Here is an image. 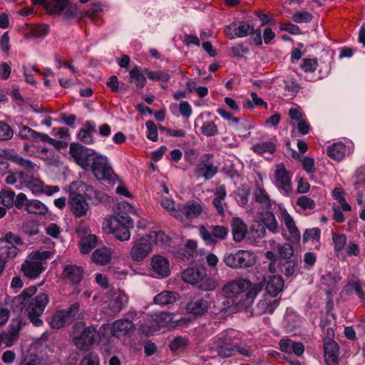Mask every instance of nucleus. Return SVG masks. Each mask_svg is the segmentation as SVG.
I'll use <instances>...</instances> for the list:
<instances>
[{"mask_svg": "<svg viewBox=\"0 0 365 365\" xmlns=\"http://www.w3.org/2000/svg\"><path fill=\"white\" fill-rule=\"evenodd\" d=\"M69 153L82 169L91 171L101 180H110L113 174L107 157L80 143H71Z\"/></svg>", "mask_w": 365, "mask_h": 365, "instance_id": "f257e3e1", "label": "nucleus"}, {"mask_svg": "<svg viewBox=\"0 0 365 365\" xmlns=\"http://www.w3.org/2000/svg\"><path fill=\"white\" fill-rule=\"evenodd\" d=\"M36 291L37 288L36 286H31L25 289L19 296L16 297L13 302L16 306L21 305V309H25L31 322L34 326L39 327L43 324L42 320L39 317L43 313L45 308L49 302V297L45 292H40L33 297Z\"/></svg>", "mask_w": 365, "mask_h": 365, "instance_id": "f03ea898", "label": "nucleus"}, {"mask_svg": "<svg viewBox=\"0 0 365 365\" xmlns=\"http://www.w3.org/2000/svg\"><path fill=\"white\" fill-rule=\"evenodd\" d=\"M262 289V282L252 284L250 280L240 279L226 284L222 288V292L227 298H232L247 290L246 297L252 300Z\"/></svg>", "mask_w": 365, "mask_h": 365, "instance_id": "7ed1b4c3", "label": "nucleus"}, {"mask_svg": "<svg viewBox=\"0 0 365 365\" xmlns=\"http://www.w3.org/2000/svg\"><path fill=\"white\" fill-rule=\"evenodd\" d=\"M184 282L192 284H197L198 288L203 291H210L217 287L216 281L207 277V271L204 267H190L182 273Z\"/></svg>", "mask_w": 365, "mask_h": 365, "instance_id": "20e7f679", "label": "nucleus"}, {"mask_svg": "<svg viewBox=\"0 0 365 365\" xmlns=\"http://www.w3.org/2000/svg\"><path fill=\"white\" fill-rule=\"evenodd\" d=\"M225 264L232 269H245L252 267L255 264V257L253 252L238 250L226 252L223 257Z\"/></svg>", "mask_w": 365, "mask_h": 365, "instance_id": "39448f33", "label": "nucleus"}, {"mask_svg": "<svg viewBox=\"0 0 365 365\" xmlns=\"http://www.w3.org/2000/svg\"><path fill=\"white\" fill-rule=\"evenodd\" d=\"M98 333L96 327H85L81 332L76 333L73 337L75 346L80 350H88L97 341Z\"/></svg>", "mask_w": 365, "mask_h": 365, "instance_id": "423d86ee", "label": "nucleus"}, {"mask_svg": "<svg viewBox=\"0 0 365 365\" xmlns=\"http://www.w3.org/2000/svg\"><path fill=\"white\" fill-rule=\"evenodd\" d=\"M212 158L213 154L210 153L200 157L195 170L197 178H203L205 180H209L217 173L218 168L212 162Z\"/></svg>", "mask_w": 365, "mask_h": 365, "instance_id": "0eeeda50", "label": "nucleus"}, {"mask_svg": "<svg viewBox=\"0 0 365 365\" xmlns=\"http://www.w3.org/2000/svg\"><path fill=\"white\" fill-rule=\"evenodd\" d=\"M252 32L253 26L244 21L232 22L224 29L225 34L231 40L248 36Z\"/></svg>", "mask_w": 365, "mask_h": 365, "instance_id": "6e6552de", "label": "nucleus"}, {"mask_svg": "<svg viewBox=\"0 0 365 365\" xmlns=\"http://www.w3.org/2000/svg\"><path fill=\"white\" fill-rule=\"evenodd\" d=\"M68 203L71 211L76 217L86 216L89 210V205L84 196L76 191L70 192Z\"/></svg>", "mask_w": 365, "mask_h": 365, "instance_id": "1a4fd4ad", "label": "nucleus"}, {"mask_svg": "<svg viewBox=\"0 0 365 365\" xmlns=\"http://www.w3.org/2000/svg\"><path fill=\"white\" fill-rule=\"evenodd\" d=\"M274 183L285 195H289L292 192L291 176L282 163L276 165Z\"/></svg>", "mask_w": 365, "mask_h": 365, "instance_id": "9d476101", "label": "nucleus"}, {"mask_svg": "<svg viewBox=\"0 0 365 365\" xmlns=\"http://www.w3.org/2000/svg\"><path fill=\"white\" fill-rule=\"evenodd\" d=\"M228 233V228L221 225H210L206 228L204 226L200 227V234L202 238L207 243H213L215 238L224 240Z\"/></svg>", "mask_w": 365, "mask_h": 365, "instance_id": "9b49d317", "label": "nucleus"}, {"mask_svg": "<svg viewBox=\"0 0 365 365\" xmlns=\"http://www.w3.org/2000/svg\"><path fill=\"white\" fill-rule=\"evenodd\" d=\"M152 250V245L148 240L142 237L133 242L130 251V256L135 262H140L144 259Z\"/></svg>", "mask_w": 365, "mask_h": 365, "instance_id": "f8f14e48", "label": "nucleus"}, {"mask_svg": "<svg viewBox=\"0 0 365 365\" xmlns=\"http://www.w3.org/2000/svg\"><path fill=\"white\" fill-rule=\"evenodd\" d=\"M202 212V207L195 200H189L184 205H178V210L175 214L176 219L182 220L183 216L193 219L197 217Z\"/></svg>", "mask_w": 365, "mask_h": 365, "instance_id": "ddd939ff", "label": "nucleus"}, {"mask_svg": "<svg viewBox=\"0 0 365 365\" xmlns=\"http://www.w3.org/2000/svg\"><path fill=\"white\" fill-rule=\"evenodd\" d=\"M324 360L327 365L339 364V344L330 337L324 339Z\"/></svg>", "mask_w": 365, "mask_h": 365, "instance_id": "4468645a", "label": "nucleus"}, {"mask_svg": "<svg viewBox=\"0 0 365 365\" xmlns=\"http://www.w3.org/2000/svg\"><path fill=\"white\" fill-rule=\"evenodd\" d=\"M150 265L155 277L165 278L170 275V263L167 258L161 255L152 257Z\"/></svg>", "mask_w": 365, "mask_h": 365, "instance_id": "2eb2a0df", "label": "nucleus"}, {"mask_svg": "<svg viewBox=\"0 0 365 365\" xmlns=\"http://www.w3.org/2000/svg\"><path fill=\"white\" fill-rule=\"evenodd\" d=\"M263 283L265 286L267 295L270 297H276L284 288V279L280 275H272L268 278L263 277L259 283Z\"/></svg>", "mask_w": 365, "mask_h": 365, "instance_id": "dca6fc26", "label": "nucleus"}, {"mask_svg": "<svg viewBox=\"0 0 365 365\" xmlns=\"http://www.w3.org/2000/svg\"><path fill=\"white\" fill-rule=\"evenodd\" d=\"M46 269L41 261L26 260L21 265V271L29 279H36Z\"/></svg>", "mask_w": 365, "mask_h": 365, "instance_id": "f3484780", "label": "nucleus"}, {"mask_svg": "<svg viewBox=\"0 0 365 365\" xmlns=\"http://www.w3.org/2000/svg\"><path fill=\"white\" fill-rule=\"evenodd\" d=\"M83 277V269L81 267L75 264L66 265L62 272L63 280L73 284H78Z\"/></svg>", "mask_w": 365, "mask_h": 365, "instance_id": "a211bd4d", "label": "nucleus"}, {"mask_svg": "<svg viewBox=\"0 0 365 365\" xmlns=\"http://www.w3.org/2000/svg\"><path fill=\"white\" fill-rule=\"evenodd\" d=\"M46 9L50 14H64L67 17H71L74 14L68 0H55L52 2L48 1Z\"/></svg>", "mask_w": 365, "mask_h": 365, "instance_id": "6ab92c4d", "label": "nucleus"}, {"mask_svg": "<svg viewBox=\"0 0 365 365\" xmlns=\"http://www.w3.org/2000/svg\"><path fill=\"white\" fill-rule=\"evenodd\" d=\"M128 297L123 291L119 290L115 292L108 303L110 314L115 315L118 314L128 303Z\"/></svg>", "mask_w": 365, "mask_h": 365, "instance_id": "aec40b11", "label": "nucleus"}, {"mask_svg": "<svg viewBox=\"0 0 365 365\" xmlns=\"http://www.w3.org/2000/svg\"><path fill=\"white\" fill-rule=\"evenodd\" d=\"M227 196L225 186L222 185L216 188L215 197L212 200V205L216 209L217 213L223 216L225 215V209L227 208V204L224 202Z\"/></svg>", "mask_w": 365, "mask_h": 365, "instance_id": "412c9836", "label": "nucleus"}, {"mask_svg": "<svg viewBox=\"0 0 365 365\" xmlns=\"http://www.w3.org/2000/svg\"><path fill=\"white\" fill-rule=\"evenodd\" d=\"M23 163H19L20 165L24 170L19 173V180L21 184L28 183L34 177L36 165L31 162L30 160L23 158Z\"/></svg>", "mask_w": 365, "mask_h": 365, "instance_id": "4be33fe9", "label": "nucleus"}, {"mask_svg": "<svg viewBox=\"0 0 365 365\" xmlns=\"http://www.w3.org/2000/svg\"><path fill=\"white\" fill-rule=\"evenodd\" d=\"M135 327L132 321L128 319H118L112 324L111 334L118 338L125 336L130 330L134 329Z\"/></svg>", "mask_w": 365, "mask_h": 365, "instance_id": "5701e85b", "label": "nucleus"}, {"mask_svg": "<svg viewBox=\"0 0 365 365\" xmlns=\"http://www.w3.org/2000/svg\"><path fill=\"white\" fill-rule=\"evenodd\" d=\"M209 307V303L204 298H195L186 305L188 313L198 316L205 313Z\"/></svg>", "mask_w": 365, "mask_h": 365, "instance_id": "b1692460", "label": "nucleus"}, {"mask_svg": "<svg viewBox=\"0 0 365 365\" xmlns=\"http://www.w3.org/2000/svg\"><path fill=\"white\" fill-rule=\"evenodd\" d=\"M147 76L145 72V68L135 66L129 72V81L135 84L137 88H143L147 83Z\"/></svg>", "mask_w": 365, "mask_h": 365, "instance_id": "393cba45", "label": "nucleus"}, {"mask_svg": "<svg viewBox=\"0 0 365 365\" xmlns=\"http://www.w3.org/2000/svg\"><path fill=\"white\" fill-rule=\"evenodd\" d=\"M232 233L235 242H241L247 232L246 224L239 217H234L231 221Z\"/></svg>", "mask_w": 365, "mask_h": 365, "instance_id": "a878e982", "label": "nucleus"}, {"mask_svg": "<svg viewBox=\"0 0 365 365\" xmlns=\"http://www.w3.org/2000/svg\"><path fill=\"white\" fill-rule=\"evenodd\" d=\"M96 131V123L93 121H86L79 130L78 138L84 143H93L92 134Z\"/></svg>", "mask_w": 365, "mask_h": 365, "instance_id": "bb28decb", "label": "nucleus"}, {"mask_svg": "<svg viewBox=\"0 0 365 365\" xmlns=\"http://www.w3.org/2000/svg\"><path fill=\"white\" fill-rule=\"evenodd\" d=\"M18 252L19 249L14 244L6 241H0V259L5 263L14 258Z\"/></svg>", "mask_w": 365, "mask_h": 365, "instance_id": "cd10ccee", "label": "nucleus"}, {"mask_svg": "<svg viewBox=\"0 0 365 365\" xmlns=\"http://www.w3.org/2000/svg\"><path fill=\"white\" fill-rule=\"evenodd\" d=\"M19 136L24 140H28L33 142H43V135L44 133H38L26 125H19Z\"/></svg>", "mask_w": 365, "mask_h": 365, "instance_id": "c85d7f7f", "label": "nucleus"}, {"mask_svg": "<svg viewBox=\"0 0 365 365\" xmlns=\"http://www.w3.org/2000/svg\"><path fill=\"white\" fill-rule=\"evenodd\" d=\"M279 304V299L269 298L265 296L264 299H262L257 304V309L263 314H272L275 309Z\"/></svg>", "mask_w": 365, "mask_h": 365, "instance_id": "c756f323", "label": "nucleus"}, {"mask_svg": "<svg viewBox=\"0 0 365 365\" xmlns=\"http://www.w3.org/2000/svg\"><path fill=\"white\" fill-rule=\"evenodd\" d=\"M178 294L170 291H163L158 294L153 299L155 304L160 306L173 304L177 301Z\"/></svg>", "mask_w": 365, "mask_h": 365, "instance_id": "7c9ffc66", "label": "nucleus"}, {"mask_svg": "<svg viewBox=\"0 0 365 365\" xmlns=\"http://www.w3.org/2000/svg\"><path fill=\"white\" fill-rule=\"evenodd\" d=\"M284 222L290 234L292 237L295 241H299L300 239V232L297 227L295 222L292 216L286 211L284 210L282 213Z\"/></svg>", "mask_w": 365, "mask_h": 365, "instance_id": "2f4dec72", "label": "nucleus"}, {"mask_svg": "<svg viewBox=\"0 0 365 365\" xmlns=\"http://www.w3.org/2000/svg\"><path fill=\"white\" fill-rule=\"evenodd\" d=\"M129 228V227L125 225L110 222V231L112 234L120 241H125L130 239V232Z\"/></svg>", "mask_w": 365, "mask_h": 365, "instance_id": "473e14b6", "label": "nucleus"}, {"mask_svg": "<svg viewBox=\"0 0 365 365\" xmlns=\"http://www.w3.org/2000/svg\"><path fill=\"white\" fill-rule=\"evenodd\" d=\"M145 72L147 78L153 81L164 83L170 78V75L164 70L152 71L148 68H145Z\"/></svg>", "mask_w": 365, "mask_h": 365, "instance_id": "72a5a7b5", "label": "nucleus"}, {"mask_svg": "<svg viewBox=\"0 0 365 365\" xmlns=\"http://www.w3.org/2000/svg\"><path fill=\"white\" fill-rule=\"evenodd\" d=\"M346 150V146L344 143H336L328 147L327 151L331 158L339 161L345 156Z\"/></svg>", "mask_w": 365, "mask_h": 365, "instance_id": "f704fd0d", "label": "nucleus"}, {"mask_svg": "<svg viewBox=\"0 0 365 365\" xmlns=\"http://www.w3.org/2000/svg\"><path fill=\"white\" fill-rule=\"evenodd\" d=\"M93 261L99 264H106L111 259L110 251L106 248L96 250L92 254Z\"/></svg>", "mask_w": 365, "mask_h": 365, "instance_id": "c9c22d12", "label": "nucleus"}, {"mask_svg": "<svg viewBox=\"0 0 365 365\" xmlns=\"http://www.w3.org/2000/svg\"><path fill=\"white\" fill-rule=\"evenodd\" d=\"M97 237L95 235H89L82 238L79 242L81 253H89L97 246Z\"/></svg>", "mask_w": 365, "mask_h": 365, "instance_id": "e433bc0d", "label": "nucleus"}, {"mask_svg": "<svg viewBox=\"0 0 365 365\" xmlns=\"http://www.w3.org/2000/svg\"><path fill=\"white\" fill-rule=\"evenodd\" d=\"M26 211L29 213L44 215L48 212L47 207L38 200H29Z\"/></svg>", "mask_w": 365, "mask_h": 365, "instance_id": "4c0bfd02", "label": "nucleus"}, {"mask_svg": "<svg viewBox=\"0 0 365 365\" xmlns=\"http://www.w3.org/2000/svg\"><path fill=\"white\" fill-rule=\"evenodd\" d=\"M71 324L69 321L66 319L64 314V309L58 310L53 315L51 322V326L53 329H61L65 326Z\"/></svg>", "mask_w": 365, "mask_h": 365, "instance_id": "58836bf2", "label": "nucleus"}, {"mask_svg": "<svg viewBox=\"0 0 365 365\" xmlns=\"http://www.w3.org/2000/svg\"><path fill=\"white\" fill-rule=\"evenodd\" d=\"M255 201L262 205V207L265 209H270L272 207V203L270 198L267 193V192L261 188L260 187H257L255 192Z\"/></svg>", "mask_w": 365, "mask_h": 365, "instance_id": "ea45409f", "label": "nucleus"}, {"mask_svg": "<svg viewBox=\"0 0 365 365\" xmlns=\"http://www.w3.org/2000/svg\"><path fill=\"white\" fill-rule=\"evenodd\" d=\"M32 70L41 75L44 78V85L46 86V88L48 89H52V84L53 83V81H51L49 78H53L54 77V72L53 70L48 67L44 68L43 71H41L36 66H31Z\"/></svg>", "mask_w": 365, "mask_h": 365, "instance_id": "a19ab883", "label": "nucleus"}, {"mask_svg": "<svg viewBox=\"0 0 365 365\" xmlns=\"http://www.w3.org/2000/svg\"><path fill=\"white\" fill-rule=\"evenodd\" d=\"M262 223L265 225V227L272 233H277L278 232V224L273 212L269 211L266 212Z\"/></svg>", "mask_w": 365, "mask_h": 365, "instance_id": "79ce46f5", "label": "nucleus"}, {"mask_svg": "<svg viewBox=\"0 0 365 365\" xmlns=\"http://www.w3.org/2000/svg\"><path fill=\"white\" fill-rule=\"evenodd\" d=\"M21 230L29 237L34 236L39 232L38 225L34 220H29L22 224Z\"/></svg>", "mask_w": 365, "mask_h": 365, "instance_id": "37998d69", "label": "nucleus"}, {"mask_svg": "<svg viewBox=\"0 0 365 365\" xmlns=\"http://www.w3.org/2000/svg\"><path fill=\"white\" fill-rule=\"evenodd\" d=\"M277 247L280 259L291 260L294 255V249L290 244L278 245Z\"/></svg>", "mask_w": 365, "mask_h": 365, "instance_id": "c03bdc74", "label": "nucleus"}, {"mask_svg": "<svg viewBox=\"0 0 365 365\" xmlns=\"http://www.w3.org/2000/svg\"><path fill=\"white\" fill-rule=\"evenodd\" d=\"M253 150L254 151L260 154L265 152H268L272 154L274 153L276 146L273 143L270 141H264L255 145L253 146Z\"/></svg>", "mask_w": 365, "mask_h": 365, "instance_id": "a18cd8bd", "label": "nucleus"}, {"mask_svg": "<svg viewBox=\"0 0 365 365\" xmlns=\"http://www.w3.org/2000/svg\"><path fill=\"white\" fill-rule=\"evenodd\" d=\"M16 194L11 190H2L0 194L1 203L6 207H11L14 205Z\"/></svg>", "mask_w": 365, "mask_h": 365, "instance_id": "49530a36", "label": "nucleus"}, {"mask_svg": "<svg viewBox=\"0 0 365 365\" xmlns=\"http://www.w3.org/2000/svg\"><path fill=\"white\" fill-rule=\"evenodd\" d=\"M0 157L6 160H9L17 165L19 163H23L22 161L24 158L14 150L6 149H0Z\"/></svg>", "mask_w": 365, "mask_h": 365, "instance_id": "de8ad7c7", "label": "nucleus"}, {"mask_svg": "<svg viewBox=\"0 0 365 365\" xmlns=\"http://www.w3.org/2000/svg\"><path fill=\"white\" fill-rule=\"evenodd\" d=\"M110 222L125 225L129 227H133V220L125 212H118L115 218Z\"/></svg>", "mask_w": 365, "mask_h": 365, "instance_id": "09e8293b", "label": "nucleus"}, {"mask_svg": "<svg viewBox=\"0 0 365 365\" xmlns=\"http://www.w3.org/2000/svg\"><path fill=\"white\" fill-rule=\"evenodd\" d=\"M146 239L148 240V242L153 241L155 244L158 243H166L168 240V237L165 235V233L163 231H151L146 237Z\"/></svg>", "mask_w": 365, "mask_h": 365, "instance_id": "8fccbe9b", "label": "nucleus"}, {"mask_svg": "<svg viewBox=\"0 0 365 365\" xmlns=\"http://www.w3.org/2000/svg\"><path fill=\"white\" fill-rule=\"evenodd\" d=\"M13 135L12 128L4 121L0 120V140H9L12 138Z\"/></svg>", "mask_w": 365, "mask_h": 365, "instance_id": "3c124183", "label": "nucleus"}, {"mask_svg": "<svg viewBox=\"0 0 365 365\" xmlns=\"http://www.w3.org/2000/svg\"><path fill=\"white\" fill-rule=\"evenodd\" d=\"M188 345V340L182 336H177L172 339L169 343V347L171 351H177L185 348Z\"/></svg>", "mask_w": 365, "mask_h": 365, "instance_id": "603ef678", "label": "nucleus"}, {"mask_svg": "<svg viewBox=\"0 0 365 365\" xmlns=\"http://www.w3.org/2000/svg\"><path fill=\"white\" fill-rule=\"evenodd\" d=\"M80 312V304L76 302L71 304L67 310H64L65 316L66 319L71 324L73 321L77 319V317Z\"/></svg>", "mask_w": 365, "mask_h": 365, "instance_id": "864d4df0", "label": "nucleus"}, {"mask_svg": "<svg viewBox=\"0 0 365 365\" xmlns=\"http://www.w3.org/2000/svg\"><path fill=\"white\" fill-rule=\"evenodd\" d=\"M201 132L204 135L211 137L216 135L218 130L217 125L213 121H206L201 127Z\"/></svg>", "mask_w": 365, "mask_h": 365, "instance_id": "5fc2aeb1", "label": "nucleus"}, {"mask_svg": "<svg viewBox=\"0 0 365 365\" xmlns=\"http://www.w3.org/2000/svg\"><path fill=\"white\" fill-rule=\"evenodd\" d=\"M318 66L316 58H303L300 66L305 73L314 72Z\"/></svg>", "mask_w": 365, "mask_h": 365, "instance_id": "6e6d98bb", "label": "nucleus"}, {"mask_svg": "<svg viewBox=\"0 0 365 365\" xmlns=\"http://www.w3.org/2000/svg\"><path fill=\"white\" fill-rule=\"evenodd\" d=\"M227 343L225 344H219L216 346V351L218 355L222 358H228L233 356L236 351L235 349L227 346Z\"/></svg>", "mask_w": 365, "mask_h": 365, "instance_id": "4d7b16f0", "label": "nucleus"}, {"mask_svg": "<svg viewBox=\"0 0 365 365\" xmlns=\"http://www.w3.org/2000/svg\"><path fill=\"white\" fill-rule=\"evenodd\" d=\"M250 194V191L249 188L247 186L242 185L238 190L237 193L236 195L238 203L242 206L246 205L248 202V197Z\"/></svg>", "mask_w": 365, "mask_h": 365, "instance_id": "13d9d810", "label": "nucleus"}, {"mask_svg": "<svg viewBox=\"0 0 365 365\" xmlns=\"http://www.w3.org/2000/svg\"><path fill=\"white\" fill-rule=\"evenodd\" d=\"M321 237V230L318 227L307 229L303 235V242H307L309 240L319 241Z\"/></svg>", "mask_w": 365, "mask_h": 365, "instance_id": "bf43d9fd", "label": "nucleus"}, {"mask_svg": "<svg viewBox=\"0 0 365 365\" xmlns=\"http://www.w3.org/2000/svg\"><path fill=\"white\" fill-rule=\"evenodd\" d=\"M147 128V138L153 141L156 142L158 140V128L155 123L152 120H148L145 123Z\"/></svg>", "mask_w": 365, "mask_h": 365, "instance_id": "052dcab7", "label": "nucleus"}, {"mask_svg": "<svg viewBox=\"0 0 365 365\" xmlns=\"http://www.w3.org/2000/svg\"><path fill=\"white\" fill-rule=\"evenodd\" d=\"M312 19V15L306 11H299L292 16V20L298 24L308 23Z\"/></svg>", "mask_w": 365, "mask_h": 365, "instance_id": "680f3d73", "label": "nucleus"}, {"mask_svg": "<svg viewBox=\"0 0 365 365\" xmlns=\"http://www.w3.org/2000/svg\"><path fill=\"white\" fill-rule=\"evenodd\" d=\"M168 318L169 317L167 314L162 312L159 314L155 315L152 322L155 327H158V330L160 328L165 327L168 324L170 321Z\"/></svg>", "mask_w": 365, "mask_h": 365, "instance_id": "e2e57ef3", "label": "nucleus"}, {"mask_svg": "<svg viewBox=\"0 0 365 365\" xmlns=\"http://www.w3.org/2000/svg\"><path fill=\"white\" fill-rule=\"evenodd\" d=\"M235 350L245 356L251 357L257 350V346L255 344H251L248 346H239L236 347Z\"/></svg>", "mask_w": 365, "mask_h": 365, "instance_id": "0e129e2a", "label": "nucleus"}, {"mask_svg": "<svg viewBox=\"0 0 365 365\" xmlns=\"http://www.w3.org/2000/svg\"><path fill=\"white\" fill-rule=\"evenodd\" d=\"M26 186L29 188L34 193H40L42 191L43 182L35 176L29 181Z\"/></svg>", "mask_w": 365, "mask_h": 365, "instance_id": "69168bd1", "label": "nucleus"}, {"mask_svg": "<svg viewBox=\"0 0 365 365\" xmlns=\"http://www.w3.org/2000/svg\"><path fill=\"white\" fill-rule=\"evenodd\" d=\"M297 205L304 210H312L315 207V202L307 196H301L298 197L297 200Z\"/></svg>", "mask_w": 365, "mask_h": 365, "instance_id": "338daca9", "label": "nucleus"}, {"mask_svg": "<svg viewBox=\"0 0 365 365\" xmlns=\"http://www.w3.org/2000/svg\"><path fill=\"white\" fill-rule=\"evenodd\" d=\"M81 365H99V357L97 354L91 352L81 361Z\"/></svg>", "mask_w": 365, "mask_h": 365, "instance_id": "774afa93", "label": "nucleus"}]
</instances>
